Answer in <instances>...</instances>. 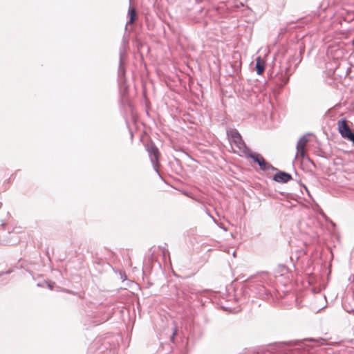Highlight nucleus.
Returning <instances> with one entry per match:
<instances>
[{"label":"nucleus","instance_id":"f257e3e1","mask_svg":"<svg viewBox=\"0 0 354 354\" xmlns=\"http://www.w3.org/2000/svg\"><path fill=\"white\" fill-rule=\"evenodd\" d=\"M228 135L233 151L238 154L245 153L248 149L239 133L236 130H232Z\"/></svg>","mask_w":354,"mask_h":354},{"label":"nucleus","instance_id":"f03ea898","mask_svg":"<svg viewBox=\"0 0 354 354\" xmlns=\"http://www.w3.org/2000/svg\"><path fill=\"white\" fill-rule=\"evenodd\" d=\"M309 141L308 136L304 135L301 137L297 143V157L304 159L307 158V149L306 146Z\"/></svg>","mask_w":354,"mask_h":354},{"label":"nucleus","instance_id":"7ed1b4c3","mask_svg":"<svg viewBox=\"0 0 354 354\" xmlns=\"http://www.w3.org/2000/svg\"><path fill=\"white\" fill-rule=\"evenodd\" d=\"M337 129L341 136L346 140L353 134L348 124L347 120L344 118L337 122Z\"/></svg>","mask_w":354,"mask_h":354},{"label":"nucleus","instance_id":"20e7f679","mask_svg":"<svg viewBox=\"0 0 354 354\" xmlns=\"http://www.w3.org/2000/svg\"><path fill=\"white\" fill-rule=\"evenodd\" d=\"M250 156L255 162L259 164L261 169L266 170L270 167V165L266 161L261 155L252 154Z\"/></svg>","mask_w":354,"mask_h":354},{"label":"nucleus","instance_id":"39448f33","mask_svg":"<svg viewBox=\"0 0 354 354\" xmlns=\"http://www.w3.org/2000/svg\"><path fill=\"white\" fill-rule=\"evenodd\" d=\"M292 178L291 176L289 174L283 171L277 172L273 179L279 183H287Z\"/></svg>","mask_w":354,"mask_h":354},{"label":"nucleus","instance_id":"423d86ee","mask_svg":"<svg viewBox=\"0 0 354 354\" xmlns=\"http://www.w3.org/2000/svg\"><path fill=\"white\" fill-rule=\"evenodd\" d=\"M266 68V61L260 56L256 58V71L258 75H261L264 72Z\"/></svg>","mask_w":354,"mask_h":354},{"label":"nucleus","instance_id":"0eeeda50","mask_svg":"<svg viewBox=\"0 0 354 354\" xmlns=\"http://www.w3.org/2000/svg\"><path fill=\"white\" fill-rule=\"evenodd\" d=\"M148 151L150 154L151 162L153 163L156 162H158L159 156H160V153H159L158 148L154 145H151L148 149Z\"/></svg>","mask_w":354,"mask_h":354},{"label":"nucleus","instance_id":"6e6552de","mask_svg":"<svg viewBox=\"0 0 354 354\" xmlns=\"http://www.w3.org/2000/svg\"><path fill=\"white\" fill-rule=\"evenodd\" d=\"M129 21L127 24H132L136 19V11L134 8H131L129 10Z\"/></svg>","mask_w":354,"mask_h":354},{"label":"nucleus","instance_id":"1a4fd4ad","mask_svg":"<svg viewBox=\"0 0 354 354\" xmlns=\"http://www.w3.org/2000/svg\"><path fill=\"white\" fill-rule=\"evenodd\" d=\"M347 140L351 141L354 145V133L351 136H350Z\"/></svg>","mask_w":354,"mask_h":354},{"label":"nucleus","instance_id":"9d476101","mask_svg":"<svg viewBox=\"0 0 354 354\" xmlns=\"http://www.w3.org/2000/svg\"><path fill=\"white\" fill-rule=\"evenodd\" d=\"M176 335V332L175 331L174 333H173V337H172V339H174V336Z\"/></svg>","mask_w":354,"mask_h":354},{"label":"nucleus","instance_id":"9b49d317","mask_svg":"<svg viewBox=\"0 0 354 354\" xmlns=\"http://www.w3.org/2000/svg\"><path fill=\"white\" fill-rule=\"evenodd\" d=\"M235 7L238 8L240 7V6H239V4H237V5L235 6Z\"/></svg>","mask_w":354,"mask_h":354}]
</instances>
